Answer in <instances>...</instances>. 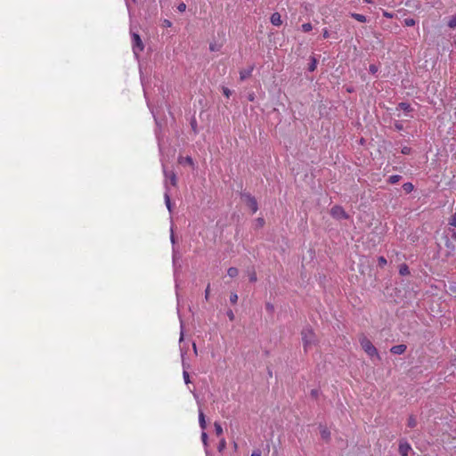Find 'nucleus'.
<instances>
[{"label":"nucleus","mask_w":456,"mask_h":456,"mask_svg":"<svg viewBox=\"0 0 456 456\" xmlns=\"http://www.w3.org/2000/svg\"><path fill=\"white\" fill-rule=\"evenodd\" d=\"M163 167V173L165 175V186H166V191H165V203L167 208V209L171 212V202H170V197H169V191L167 187V181L170 182L171 185L175 186L176 185V175L173 171H167L165 167V165L162 164Z\"/></svg>","instance_id":"nucleus-1"},{"label":"nucleus","mask_w":456,"mask_h":456,"mask_svg":"<svg viewBox=\"0 0 456 456\" xmlns=\"http://www.w3.org/2000/svg\"><path fill=\"white\" fill-rule=\"evenodd\" d=\"M302 340L305 351H308L316 342V337L313 330L305 328L302 330Z\"/></svg>","instance_id":"nucleus-2"},{"label":"nucleus","mask_w":456,"mask_h":456,"mask_svg":"<svg viewBox=\"0 0 456 456\" xmlns=\"http://www.w3.org/2000/svg\"><path fill=\"white\" fill-rule=\"evenodd\" d=\"M360 344L364 352L371 358L376 357L379 359V354L378 353L377 348L373 346L370 339L366 337H362L360 338Z\"/></svg>","instance_id":"nucleus-3"},{"label":"nucleus","mask_w":456,"mask_h":456,"mask_svg":"<svg viewBox=\"0 0 456 456\" xmlns=\"http://www.w3.org/2000/svg\"><path fill=\"white\" fill-rule=\"evenodd\" d=\"M132 49L134 54L138 57L139 53L143 50L144 45L138 33L131 30Z\"/></svg>","instance_id":"nucleus-4"},{"label":"nucleus","mask_w":456,"mask_h":456,"mask_svg":"<svg viewBox=\"0 0 456 456\" xmlns=\"http://www.w3.org/2000/svg\"><path fill=\"white\" fill-rule=\"evenodd\" d=\"M330 215L336 219H347L348 215L340 206H334L330 210Z\"/></svg>","instance_id":"nucleus-5"},{"label":"nucleus","mask_w":456,"mask_h":456,"mask_svg":"<svg viewBox=\"0 0 456 456\" xmlns=\"http://www.w3.org/2000/svg\"><path fill=\"white\" fill-rule=\"evenodd\" d=\"M410 451H411V446L410 445V444L406 441H400L399 443V452L402 456H407L410 452Z\"/></svg>","instance_id":"nucleus-6"},{"label":"nucleus","mask_w":456,"mask_h":456,"mask_svg":"<svg viewBox=\"0 0 456 456\" xmlns=\"http://www.w3.org/2000/svg\"><path fill=\"white\" fill-rule=\"evenodd\" d=\"M247 206L251 209L252 213H256L258 209L257 202L254 197L245 196Z\"/></svg>","instance_id":"nucleus-7"},{"label":"nucleus","mask_w":456,"mask_h":456,"mask_svg":"<svg viewBox=\"0 0 456 456\" xmlns=\"http://www.w3.org/2000/svg\"><path fill=\"white\" fill-rule=\"evenodd\" d=\"M407 346L403 344L396 345L391 347L390 352L395 354H402L406 351Z\"/></svg>","instance_id":"nucleus-8"},{"label":"nucleus","mask_w":456,"mask_h":456,"mask_svg":"<svg viewBox=\"0 0 456 456\" xmlns=\"http://www.w3.org/2000/svg\"><path fill=\"white\" fill-rule=\"evenodd\" d=\"M270 20L272 24L274 26H280L282 23L281 14L279 12L273 13Z\"/></svg>","instance_id":"nucleus-9"},{"label":"nucleus","mask_w":456,"mask_h":456,"mask_svg":"<svg viewBox=\"0 0 456 456\" xmlns=\"http://www.w3.org/2000/svg\"><path fill=\"white\" fill-rule=\"evenodd\" d=\"M199 424H200V427L204 430L207 427V423H206V419H205V415L202 411L201 409L199 410Z\"/></svg>","instance_id":"nucleus-10"},{"label":"nucleus","mask_w":456,"mask_h":456,"mask_svg":"<svg viewBox=\"0 0 456 456\" xmlns=\"http://www.w3.org/2000/svg\"><path fill=\"white\" fill-rule=\"evenodd\" d=\"M253 71V68L243 69L240 72V77L241 80H245L246 78L249 77L251 76V73Z\"/></svg>","instance_id":"nucleus-11"},{"label":"nucleus","mask_w":456,"mask_h":456,"mask_svg":"<svg viewBox=\"0 0 456 456\" xmlns=\"http://www.w3.org/2000/svg\"><path fill=\"white\" fill-rule=\"evenodd\" d=\"M351 16H352V18H354V20H356L359 22H366L367 21V18L363 14L354 12V13H351Z\"/></svg>","instance_id":"nucleus-12"},{"label":"nucleus","mask_w":456,"mask_h":456,"mask_svg":"<svg viewBox=\"0 0 456 456\" xmlns=\"http://www.w3.org/2000/svg\"><path fill=\"white\" fill-rule=\"evenodd\" d=\"M179 163L180 164H188V165H193V160L191 157L187 156L185 158L180 157L179 158Z\"/></svg>","instance_id":"nucleus-13"},{"label":"nucleus","mask_w":456,"mask_h":456,"mask_svg":"<svg viewBox=\"0 0 456 456\" xmlns=\"http://www.w3.org/2000/svg\"><path fill=\"white\" fill-rule=\"evenodd\" d=\"M399 273L403 276L408 275L410 273V270L406 265H402L399 267Z\"/></svg>","instance_id":"nucleus-14"},{"label":"nucleus","mask_w":456,"mask_h":456,"mask_svg":"<svg viewBox=\"0 0 456 456\" xmlns=\"http://www.w3.org/2000/svg\"><path fill=\"white\" fill-rule=\"evenodd\" d=\"M239 273V271L237 268L235 267H230L228 270H227V274L228 276H230L231 278H234L238 275Z\"/></svg>","instance_id":"nucleus-15"},{"label":"nucleus","mask_w":456,"mask_h":456,"mask_svg":"<svg viewBox=\"0 0 456 456\" xmlns=\"http://www.w3.org/2000/svg\"><path fill=\"white\" fill-rule=\"evenodd\" d=\"M407 425L409 428H415L417 426V419L414 416H410L409 419H408V422H407Z\"/></svg>","instance_id":"nucleus-16"},{"label":"nucleus","mask_w":456,"mask_h":456,"mask_svg":"<svg viewBox=\"0 0 456 456\" xmlns=\"http://www.w3.org/2000/svg\"><path fill=\"white\" fill-rule=\"evenodd\" d=\"M398 109H400V110H403L405 112H408V111L411 110V105L406 103V102L399 103Z\"/></svg>","instance_id":"nucleus-17"},{"label":"nucleus","mask_w":456,"mask_h":456,"mask_svg":"<svg viewBox=\"0 0 456 456\" xmlns=\"http://www.w3.org/2000/svg\"><path fill=\"white\" fill-rule=\"evenodd\" d=\"M403 188L405 192L409 193V192H411L414 189V186L411 183H405L403 185Z\"/></svg>","instance_id":"nucleus-18"},{"label":"nucleus","mask_w":456,"mask_h":456,"mask_svg":"<svg viewBox=\"0 0 456 456\" xmlns=\"http://www.w3.org/2000/svg\"><path fill=\"white\" fill-rule=\"evenodd\" d=\"M214 427H215V431H216V436H221L223 434V428L220 425V423L215 422Z\"/></svg>","instance_id":"nucleus-19"},{"label":"nucleus","mask_w":456,"mask_h":456,"mask_svg":"<svg viewBox=\"0 0 456 456\" xmlns=\"http://www.w3.org/2000/svg\"><path fill=\"white\" fill-rule=\"evenodd\" d=\"M201 440H202V443L205 446V449H206V452L208 453V435L206 432H202L201 433Z\"/></svg>","instance_id":"nucleus-20"},{"label":"nucleus","mask_w":456,"mask_h":456,"mask_svg":"<svg viewBox=\"0 0 456 456\" xmlns=\"http://www.w3.org/2000/svg\"><path fill=\"white\" fill-rule=\"evenodd\" d=\"M400 179H401V176H400V175H391V176L389 177L388 181H389V183H390L391 184H395V183H398V182L400 181Z\"/></svg>","instance_id":"nucleus-21"},{"label":"nucleus","mask_w":456,"mask_h":456,"mask_svg":"<svg viewBox=\"0 0 456 456\" xmlns=\"http://www.w3.org/2000/svg\"><path fill=\"white\" fill-rule=\"evenodd\" d=\"M301 28H302V31H304V32H309L312 30L313 26L311 23L307 22V23H304L302 25Z\"/></svg>","instance_id":"nucleus-22"},{"label":"nucleus","mask_w":456,"mask_h":456,"mask_svg":"<svg viewBox=\"0 0 456 456\" xmlns=\"http://www.w3.org/2000/svg\"><path fill=\"white\" fill-rule=\"evenodd\" d=\"M448 26L452 28H456V15L452 16L448 21Z\"/></svg>","instance_id":"nucleus-23"},{"label":"nucleus","mask_w":456,"mask_h":456,"mask_svg":"<svg viewBox=\"0 0 456 456\" xmlns=\"http://www.w3.org/2000/svg\"><path fill=\"white\" fill-rule=\"evenodd\" d=\"M379 265L383 267L387 265V261L384 256H379L378 258Z\"/></svg>","instance_id":"nucleus-24"},{"label":"nucleus","mask_w":456,"mask_h":456,"mask_svg":"<svg viewBox=\"0 0 456 456\" xmlns=\"http://www.w3.org/2000/svg\"><path fill=\"white\" fill-rule=\"evenodd\" d=\"M415 20L413 19H405L404 20V24L408 27H411V26H414L415 25Z\"/></svg>","instance_id":"nucleus-25"},{"label":"nucleus","mask_w":456,"mask_h":456,"mask_svg":"<svg viewBox=\"0 0 456 456\" xmlns=\"http://www.w3.org/2000/svg\"><path fill=\"white\" fill-rule=\"evenodd\" d=\"M230 301H231V303H232V304H236V303H237V301H238V295H237L236 293H232V294L230 295Z\"/></svg>","instance_id":"nucleus-26"},{"label":"nucleus","mask_w":456,"mask_h":456,"mask_svg":"<svg viewBox=\"0 0 456 456\" xmlns=\"http://www.w3.org/2000/svg\"><path fill=\"white\" fill-rule=\"evenodd\" d=\"M183 376L184 382L186 384H189L190 383V376L186 370H183Z\"/></svg>","instance_id":"nucleus-27"},{"label":"nucleus","mask_w":456,"mask_h":456,"mask_svg":"<svg viewBox=\"0 0 456 456\" xmlns=\"http://www.w3.org/2000/svg\"><path fill=\"white\" fill-rule=\"evenodd\" d=\"M226 446V443H225V440L224 439H222L219 443V445H218V451L219 452H222Z\"/></svg>","instance_id":"nucleus-28"},{"label":"nucleus","mask_w":456,"mask_h":456,"mask_svg":"<svg viewBox=\"0 0 456 456\" xmlns=\"http://www.w3.org/2000/svg\"><path fill=\"white\" fill-rule=\"evenodd\" d=\"M209 293H210V284H208L206 289H205V299L208 300L209 298Z\"/></svg>","instance_id":"nucleus-29"},{"label":"nucleus","mask_w":456,"mask_h":456,"mask_svg":"<svg viewBox=\"0 0 456 456\" xmlns=\"http://www.w3.org/2000/svg\"><path fill=\"white\" fill-rule=\"evenodd\" d=\"M186 9V4L184 3H181L177 6V10L181 12H184Z\"/></svg>","instance_id":"nucleus-30"},{"label":"nucleus","mask_w":456,"mask_h":456,"mask_svg":"<svg viewBox=\"0 0 456 456\" xmlns=\"http://www.w3.org/2000/svg\"><path fill=\"white\" fill-rule=\"evenodd\" d=\"M322 437L324 439H328L330 437V432L326 429L322 430Z\"/></svg>","instance_id":"nucleus-31"},{"label":"nucleus","mask_w":456,"mask_h":456,"mask_svg":"<svg viewBox=\"0 0 456 456\" xmlns=\"http://www.w3.org/2000/svg\"><path fill=\"white\" fill-rule=\"evenodd\" d=\"M369 69L370 73L375 74L378 71V67L372 64L370 66Z\"/></svg>","instance_id":"nucleus-32"},{"label":"nucleus","mask_w":456,"mask_h":456,"mask_svg":"<svg viewBox=\"0 0 456 456\" xmlns=\"http://www.w3.org/2000/svg\"><path fill=\"white\" fill-rule=\"evenodd\" d=\"M316 68V61L315 59H313V62L311 63L310 67H309V70L310 71H314Z\"/></svg>","instance_id":"nucleus-33"},{"label":"nucleus","mask_w":456,"mask_h":456,"mask_svg":"<svg viewBox=\"0 0 456 456\" xmlns=\"http://www.w3.org/2000/svg\"><path fill=\"white\" fill-rule=\"evenodd\" d=\"M449 224L452 226H456V214L454 216H452V217L451 218Z\"/></svg>","instance_id":"nucleus-34"},{"label":"nucleus","mask_w":456,"mask_h":456,"mask_svg":"<svg viewBox=\"0 0 456 456\" xmlns=\"http://www.w3.org/2000/svg\"><path fill=\"white\" fill-rule=\"evenodd\" d=\"M227 316H228V318H229L231 321H233V320H234V317H235V316H234V314H233V312H232V310L227 311Z\"/></svg>","instance_id":"nucleus-35"},{"label":"nucleus","mask_w":456,"mask_h":456,"mask_svg":"<svg viewBox=\"0 0 456 456\" xmlns=\"http://www.w3.org/2000/svg\"><path fill=\"white\" fill-rule=\"evenodd\" d=\"M410 152H411V148H409V147H406V146H405V147H403V148L402 149V153H403V154L407 155V154H410Z\"/></svg>","instance_id":"nucleus-36"},{"label":"nucleus","mask_w":456,"mask_h":456,"mask_svg":"<svg viewBox=\"0 0 456 456\" xmlns=\"http://www.w3.org/2000/svg\"><path fill=\"white\" fill-rule=\"evenodd\" d=\"M249 281L251 282H255L256 281V273H252L250 275H249Z\"/></svg>","instance_id":"nucleus-37"},{"label":"nucleus","mask_w":456,"mask_h":456,"mask_svg":"<svg viewBox=\"0 0 456 456\" xmlns=\"http://www.w3.org/2000/svg\"><path fill=\"white\" fill-rule=\"evenodd\" d=\"M330 37V33L328 31L327 28H324L323 31H322V37L323 38H328Z\"/></svg>","instance_id":"nucleus-38"},{"label":"nucleus","mask_w":456,"mask_h":456,"mask_svg":"<svg viewBox=\"0 0 456 456\" xmlns=\"http://www.w3.org/2000/svg\"><path fill=\"white\" fill-rule=\"evenodd\" d=\"M183 322H181V333H180V339L179 341L182 342L183 339Z\"/></svg>","instance_id":"nucleus-39"},{"label":"nucleus","mask_w":456,"mask_h":456,"mask_svg":"<svg viewBox=\"0 0 456 456\" xmlns=\"http://www.w3.org/2000/svg\"><path fill=\"white\" fill-rule=\"evenodd\" d=\"M266 309L270 312H273V305L270 303H267L266 305H265Z\"/></svg>","instance_id":"nucleus-40"},{"label":"nucleus","mask_w":456,"mask_h":456,"mask_svg":"<svg viewBox=\"0 0 456 456\" xmlns=\"http://www.w3.org/2000/svg\"><path fill=\"white\" fill-rule=\"evenodd\" d=\"M251 456H261V452L259 450H256L251 453Z\"/></svg>","instance_id":"nucleus-41"},{"label":"nucleus","mask_w":456,"mask_h":456,"mask_svg":"<svg viewBox=\"0 0 456 456\" xmlns=\"http://www.w3.org/2000/svg\"><path fill=\"white\" fill-rule=\"evenodd\" d=\"M223 92L227 97H229L231 91L228 88H224Z\"/></svg>","instance_id":"nucleus-42"},{"label":"nucleus","mask_w":456,"mask_h":456,"mask_svg":"<svg viewBox=\"0 0 456 456\" xmlns=\"http://www.w3.org/2000/svg\"><path fill=\"white\" fill-rule=\"evenodd\" d=\"M164 24L166 27H171L172 23L168 20H165Z\"/></svg>","instance_id":"nucleus-43"},{"label":"nucleus","mask_w":456,"mask_h":456,"mask_svg":"<svg viewBox=\"0 0 456 456\" xmlns=\"http://www.w3.org/2000/svg\"><path fill=\"white\" fill-rule=\"evenodd\" d=\"M395 127H396V129H398V130H402V129H403V125H402V124H398V123H396V124H395Z\"/></svg>","instance_id":"nucleus-44"},{"label":"nucleus","mask_w":456,"mask_h":456,"mask_svg":"<svg viewBox=\"0 0 456 456\" xmlns=\"http://www.w3.org/2000/svg\"><path fill=\"white\" fill-rule=\"evenodd\" d=\"M257 222H258L259 225H263L264 224V219H262V218H259L257 220Z\"/></svg>","instance_id":"nucleus-45"},{"label":"nucleus","mask_w":456,"mask_h":456,"mask_svg":"<svg viewBox=\"0 0 456 456\" xmlns=\"http://www.w3.org/2000/svg\"><path fill=\"white\" fill-rule=\"evenodd\" d=\"M363 2L367 4H373L374 0H363Z\"/></svg>","instance_id":"nucleus-46"},{"label":"nucleus","mask_w":456,"mask_h":456,"mask_svg":"<svg viewBox=\"0 0 456 456\" xmlns=\"http://www.w3.org/2000/svg\"><path fill=\"white\" fill-rule=\"evenodd\" d=\"M210 50L211 51H216V46L214 45H210Z\"/></svg>","instance_id":"nucleus-47"},{"label":"nucleus","mask_w":456,"mask_h":456,"mask_svg":"<svg viewBox=\"0 0 456 456\" xmlns=\"http://www.w3.org/2000/svg\"><path fill=\"white\" fill-rule=\"evenodd\" d=\"M192 346H193L194 353H195V354H197V346H196V344H195V343H193Z\"/></svg>","instance_id":"nucleus-48"},{"label":"nucleus","mask_w":456,"mask_h":456,"mask_svg":"<svg viewBox=\"0 0 456 456\" xmlns=\"http://www.w3.org/2000/svg\"><path fill=\"white\" fill-rule=\"evenodd\" d=\"M171 241H172L173 244L175 243V238H174V234L173 233L171 234Z\"/></svg>","instance_id":"nucleus-49"},{"label":"nucleus","mask_w":456,"mask_h":456,"mask_svg":"<svg viewBox=\"0 0 456 456\" xmlns=\"http://www.w3.org/2000/svg\"><path fill=\"white\" fill-rule=\"evenodd\" d=\"M312 395H313L314 396H316V395H317V391H316V390H313V391H312Z\"/></svg>","instance_id":"nucleus-50"}]
</instances>
